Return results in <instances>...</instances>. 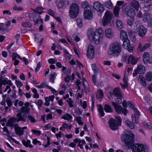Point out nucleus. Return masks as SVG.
<instances>
[{
  "label": "nucleus",
  "mask_w": 152,
  "mask_h": 152,
  "mask_svg": "<svg viewBox=\"0 0 152 152\" xmlns=\"http://www.w3.org/2000/svg\"><path fill=\"white\" fill-rule=\"evenodd\" d=\"M87 35L89 39L94 40L96 44H98L102 40L104 32L101 28L96 29L95 32L92 30L90 29L88 31Z\"/></svg>",
  "instance_id": "f257e3e1"
},
{
  "label": "nucleus",
  "mask_w": 152,
  "mask_h": 152,
  "mask_svg": "<svg viewBox=\"0 0 152 152\" xmlns=\"http://www.w3.org/2000/svg\"><path fill=\"white\" fill-rule=\"evenodd\" d=\"M121 52V47L119 44L115 42L110 45L107 53L109 55L118 57Z\"/></svg>",
  "instance_id": "f03ea898"
},
{
  "label": "nucleus",
  "mask_w": 152,
  "mask_h": 152,
  "mask_svg": "<svg viewBox=\"0 0 152 152\" xmlns=\"http://www.w3.org/2000/svg\"><path fill=\"white\" fill-rule=\"evenodd\" d=\"M121 140L127 145H131L134 141V134L131 132L124 134L121 137Z\"/></svg>",
  "instance_id": "7ed1b4c3"
},
{
  "label": "nucleus",
  "mask_w": 152,
  "mask_h": 152,
  "mask_svg": "<svg viewBox=\"0 0 152 152\" xmlns=\"http://www.w3.org/2000/svg\"><path fill=\"white\" fill-rule=\"evenodd\" d=\"M117 121L112 118H111L109 121V124L110 128L113 130H115L118 129V126L121 124V118L119 117H117Z\"/></svg>",
  "instance_id": "20e7f679"
},
{
  "label": "nucleus",
  "mask_w": 152,
  "mask_h": 152,
  "mask_svg": "<svg viewBox=\"0 0 152 152\" xmlns=\"http://www.w3.org/2000/svg\"><path fill=\"white\" fill-rule=\"evenodd\" d=\"M79 6L76 4L72 3L70 7L69 15L72 18L76 17L79 12Z\"/></svg>",
  "instance_id": "39448f33"
},
{
  "label": "nucleus",
  "mask_w": 152,
  "mask_h": 152,
  "mask_svg": "<svg viewBox=\"0 0 152 152\" xmlns=\"http://www.w3.org/2000/svg\"><path fill=\"white\" fill-rule=\"evenodd\" d=\"M113 16L112 13L107 10L105 13L103 18L102 20L103 26L107 25L111 21Z\"/></svg>",
  "instance_id": "423d86ee"
},
{
  "label": "nucleus",
  "mask_w": 152,
  "mask_h": 152,
  "mask_svg": "<svg viewBox=\"0 0 152 152\" xmlns=\"http://www.w3.org/2000/svg\"><path fill=\"white\" fill-rule=\"evenodd\" d=\"M133 152H147V149L143 145L137 143L134 144L132 148Z\"/></svg>",
  "instance_id": "0eeeda50"
},
{
  "label": "nucleus",
  "mask_w": 152,
  "mask_h": 152,
  "mask_svg": "<svg viewBox=\"0 0 152 152\" xmlns=\"http://www.w3.org/2000/svg\"><path fill=\"white\" fill-rule=\"evenodd\" d=\"M27 128V127L25 126L22 128L20 127L17 124H15L14 129L16 134L19 136L23 135L24 134L23 130Z\"/></svg>",
  "instance_id": "6e6552de"
},
{
  "label": "nucleus",
  "mask_w": 152,
  "mask_h": 152,
  "mask_svg": "<svg viewBox=\"0 0 152 152\" xmlns=\"http://www.w3.org/2000/svg\"><path fill=\"white\" fill-rule=\"evenodd\" d=\"M143 61L145 64L148 63H152V57H150V55L148 52H145L144 53L143 55Z\"/></svg>",
  "instance_id": "1a4fd4ad"
},
{
  "label": "nucleus",
  "mask_w": 152,
  "mask_h": 152,
  "mask_svg": "<svg viewBox=\"0 0 152 152\" xmlns=\"http://www.w3.org/2000/svg\"><path fill=\"white\" fill-rule=\"evenodd\" d=\"M134 113L132 116V122L134 123H138L139 122V118L140 115L139 112L137 108L134 109Z\"/></svg>",
  "instance_id": "9d476101"
},
{
  "label": "nucleus",
  "mask_w": 152,
  "mask_h": 152,
  "mask_svg": "<svg viewBox=\"0 0 152 152\" xmlns=\"http://www.w3.org/2000/svg\"><path fill=\"white\" fill-rule=\"evenodd\" d=\"M94 48L93 46L89 45L87 51V56L89 58L94 57Z\"/></svg>",
  "instance_id": "9b49d317"
},
{
  "label": "nucleus",
  "mask_w": 152,
  "mask_h": 152,
  "mask_svg": "<svg viewBox=\"0 0 152 152\" xmlns=\"http://www.w3.org/2000/svg\"><path fill=\"white\" fill-rule=\"evenodd\" d=\"M123 46L124 48L127 49L129 53H132L133 51V45L130 44L129 40L123 43Z\"/></svg>",
  "instance_id": "f8f14e48"
},
{
  "label": "nucleus",
  "mask_w": 152,
  "mask_h": 152,
  "mask_svg": "<svg viewBox=\"0 0 152 152\" xmlns=\"http://www.w3.org/2000/svg\"><path fill=\"white\" fill-rule=\"evenodd\" d=\"M16 116L17 118L16 119L17 122L20 121L23 122H26L27 118V115L26 114H23L22 112H20L17 113Z\"/></svg>",
  "instance_id": "ddd939ff"
},
{
  "label": "nucleus",
  "mask_w": 152,
  "mask_h": 152,
  "mask_svg": "<svg viewBox=\"0 0 152 152\" xmlns=\"http://www.w3.org/2000/svg\"><path fill=\"white\" fill-rule=\"evenodd\" d=\"M94 8L97 11L102 12L104 10L103 5L98 2H95L94 4Z\"/></svg>",
  "instance_id": "4468645a"
},
{
  "label": "nucleus",
  "mask_w": 152,
  "mask_h": 152,
  "mask_svg": "<svg viewBox=\"0 0 152 152\" xmlns=\"http://www.w3.org/2000/svg\"><path fill=\"white\" fill-rule=\"evenodd\" d=\"M139 60V58L130 55L128 58L127 62L128 64H131L132 65L136 64Z\"/></svg>",
  "instance_id": "2eb2a0df"
},
{
  "label": "nucleus",
  "mask_w": 152,
  "mask_h": 152,
  "mask_svg": "<svg viewBox=\"0 0 152 152\" xmlns=\"http://www.w3.org/2000/svg\"><path fill=\"white\" fill-rule=\"evenodd\" d=\"M120 38L121 40L123 41V43L126 42V41L129 40L128 39V36L126 32L123 30L121 31Z\"/></svg>",
  "instance_id": "dca6fc26"
},
{
  "label": "nucleus",
  "mask_w": 152,
  "mask_h": 152,
  "mask_svg": "<svg viewBox=\"0 0 152 152\" xmlns=\"http://www.w3.org/2000/svg\"><path fill=\"white\" fill-rule=\"evenodd\" d=\"M147 31V29L143 26H141L139 30L138 35L141 37L145 36Z\"/></svg>",
  "instance_id": "f3484780"
},
{
  "label": "nucleus",
  "mask_w": 152,
  "mask_h": 152,
  "mask_svg": "<svg viewBox=\"0 0 152 152\" xmlns=\"http://www.w3.org/2000/svg\"><path fill=\"white\" fill-rule=\"evenodd\" d=\"M144 4V10L145 11H148L150 10L151 6H152V0H145Z\"/></svg>",
  "instance_id": "a211bd4d"
},
{
  "label": "nucleus",
  "mask_w": 152,
  "mask_h": 152,
  "mask_svg": "<svg viewBox=\"0 0 152 152\" xmlns=\"http://www.w3.org/2000/svg\"><path fill=\"white\" fill-rule=\"evenodd\" d=\"M105 36L109 38H112L114 35V31L111 28H107L105 31Z\"/></svg>",
  "instance_id": "6ab92c4d"
},
{
  "label": "nucleus",
  "mask_w": 152,
  "mask_h": 152,
  "mask_svg": "<svg viewBox=\"0 0 152 152\" xmlns=\"http://www.w3.org/2000/svg\"><path fill=\"white\" fill-rule=\"evenodd\" d=\"M116 111L118 113H122L126 115L127 112V110L126 109L123 108L121 105H117L115 108Z\"/></svg>",
  "instance_id": "aec40b11"
},
{
  "label": "nucleus",
  "mask_w": 152,
  "mask_h": 152,
  "mask_svg": "<svg viewBox=\"0 0 152 152\" xmlns=\"http://www.w3.org/2000/svg\"><path fill=\"white\" fill-rule=\"evenodd\" d=\"M15 122H17L16 118H11L8 120L6 125L12 128L13 127H14L15 125H14L13 123Z\"/></svg>",
  "instance_id": "412c9836"
},
{
  "label": "nucleus",
  "mask_w": 152,
  "mask_h": 152,
  "mask_svg": "<svg viewBox=\"0 0 152 152\" xmlns=\"http://www.w3.org/2000/svg\"><path fill=\"white\" fill-rule=\"evenodd\" d=\"M113 94L117 97H122L121 89L119 87L115 88L113 91Z\"/></svg>",
  "instance_id": "4be33fe9"
},
{
  "label": "nucleus",
  "mask_w": 152,
  "mask_h": 152,
  "mask_svg": "<svg viewBox=\"0 0 152 152\" xmlns=\"http://www.w3.org/2000/svg\"><path fill=\"white\" fill-rule=\"evenodd\" d=\"M136 69L139 74H144L145 72V68L142 64L138 65Z\"/></svg>",
  "instance_id": "5701e85b"
},
{
  "label": "nucleus",
  "mask_w": 152,
  "mask_h": 152,
  "mask_svg": "<svg viewBox=\"0 0 152 152\" xmlns=\"http://www.w3.org/2000/svg\"><path fill=\"white\" fill-rule=\"evenodd\" d=\"M132 7L134 8L136 10H138L139 7V2L135 0H133L130 4Z\"/></svg>",
  "instance_id": "b1692460"
},
{
  "label": "nucleus",
  "mask_w": 152,
  "mask_h": 152,
  "mask_svg": "<svg viewBox=\"0 0 152 152\" xmlns=\"http://www.w3.org/2000/svg\"><path fill=\"white\" fill-rule=\"evenodd\" d=\"M30 17V18H32V20L34 21V23L36 24H37L39 22V15H36L32 13L30 15H29Z\"/></svg>",
  "instance_id": "393cba45"
},
{
  "label": "nucleus",
  "mask_w": 152,
  "mask_h": 152,
  "mask_svg": "<svg viewBox=\"0 0 152 152\" xmlns=\"http://www.w3.org/2000/svg\"><path fill=\"white\" fill-rule=\"evenodd\" d=\"M84 16L85 18L88 19H92L93 17V14L92 12L84 11Z\"/></svg>",
  "instance_id": "a878e982"
},
{
  "label": "nucleus",
  "mask_w": 152,
  "mask_h": 152,
  "mask_svg": "<svg viewBox=\"0 0 152 152\" xmlns=\"http://www.w3.org/2000/svg\"><path fill=\"white\" fill-rule=\"evenodd\" d=\"M127 15L129 18H134L135 15V12L133 9L131 8L128 10Z\"/></svg>",
  "instance_id": "bb28decb"
},
{
  "label": "nucleus",
  "mask_w": 152,
  "mask_h": 152,
  "mask_svg": "<svg viewBox=\"0 0 152 152\" xmlns=\"http://www.w3.org/2000/svg\"><path fill=\"white\" fill-rule=\"evenodd\" d=\"M3 77L1 78L0 79V81L1 80V83H2V84H3L4 85H6V84H8L10 86H11L12 85V83H11V81L10 80H7V78L5 77L4 79L3 80H2Z\"/></svg>",
  "instance_id": "cd10ccee"
},
{
  "label": "nucleus",
  "mask_w": 152,
  "mask_h": 152,
  "mask_svg": "<svg viewBox=\"0 0 152 152\" xmlns=\"http://www.w3.org/2000/svg\"><path fill=\"white\" fill-rule=\"evenodd\" d=\"M45 8L43 7H42L38 6L35 9L31 8V10L33 11L35 13H37L39 14H41L43 13L44 12L43 11H40V10H43Z\"/></svg>",
  "instance_id": "c85d7f7f"
},
{
  "label": "nucleus",
  "mask_w": 152,
  "mask_h": 152,
  "mask_svg": "<svg viewBox=\"0 0 152 152\" xmlns=\"http://www.w3.org/2000/svg\"><path fill=\"white\" fill-rule=\"evenodd\" d=\"M151 18V15L148 13H145L142 15L143 20L145 22L148 21Z\"/></svg>",
  "instance_id": "c756f323"
},
{
  "label": "nucleus",
  "mask_w": 152,
  "mask_h": 152,
  "mask_svg": "<svg viewBox=\"0 0 152 152\" xmlns=\"http://www.w3.org/2000/svg\"><path fill=\"white\" fill-rule=\"evenodd\" d=\"M56 3L58 8L61 9L64 5V0H56Z\"/></svg>",
  "instance_id": "7c9ffc66"
},
{
  "label": "nucleus",
  "mask_w": 152,
  "mask_h": 152,
  "mask_svg": "<svg viewBox=\"0 0 152 152\" xmlns=\"http://www.w3.org/2000/svg\"><path fill=\"white\" fill-rule=\"evenodd\" d=\"M138 81L143 86H146V83L145 79L141 75H139L138 78Z\"/></svg>",
  "instance_id": "2f4dec72"
},
{
  "label": "nucleus",
  "mask_w": 152,
  "mask_h": 152,
  "mask_svg": "<svg viewBox=\"0 0 152 152\" xmlns=\"http://www.w3.org/2000/svg\"><path fill=\"white\" fill-rule=\"evenodd\" d=\"M104 109L105 112L108 113H111L113 112V109L111 107L107 104L104 106Z\"/></svg>",
  "instance_id": "473e14b6"
},
{
  "label": "nucleus",
  "mask_w": 152,
  "mask_h": 152,
  "mask_svg": "<svg viewBox=\"0 0 152 152\" xmlns=\"http://www.w3.org/2000/svg\"><path fill=\"white\" fill-rule=\"evenodd\" d=\"M39 83H37L36 85V87L39 88H43L45 87L48 88V86H49L45 82L41 83L39 85Z\"/></svg>",
  "instance_id": "72a5a7b5"
},
{
  "label": "nucleus",
  "mask_w": 152,
  "mask_h": 152,
  "mask_svg": "<svg viewBox=\"0 0 152 152\" xmlns=\"http://www.w3.org/2000/svg\"><path fill=\"white\" fill-rule=\"evenodd\" d=\"M145 78L146 80L148 82L152 80V72H148L145 75Z\"/></svg>",
  "instance_id": "f704fd0d"
},
{
  "label": "nucleus",
  "mask_w": 152,
  "mask_h": 152,
  "mask_svg": "<svg viewBox=\"0 0 152 152\" xmlns=\"http://www.w3.org/2000/svg\"><path fill=\"white\" fill-rule=\"evenodd\" d=\"M22 142L23 145L27 147H29L30 148H32L33 147L32 145L30 144L31 142L29 140H27V141H26L25 140H23L22 141Z\"/></svg>",
  "instance_id": "c9c22d12"
},
{
  "label": "nucleus",
  "mask_w": 152,
  "mask_h": 152,
  "mask_svg": "<svg viewBox=\"0 0 152 152\" xmlns=\"http://www.w3.org/2000/svg\"><path fill=\"white\" fill-rule=\"evenodd\" d=\"M116 24L117 26V28L118 30L121 29L123 26V23L120 20L117 19L116 20Z\"/></svg>",
  "instance_id": "e433bc0d"
},
{
  "label": "nucleus",
  "mask_w": 152,
  "mask_h": 152,
  "mask_svg": "<svg viewBox=\"0 0 152 152\" xmlns=\"http://www.w3.org/2000/svg\"><path fill=\"white\" fill-rule=\"evenodd\" d=\"M120 8L119 7L116 6L115 7L113 10V14L116 17H118L119 15Z\"/></svg>",
  "instance_id": "4c0bfd02"
},
{
  "label": "nucleus",
  "mask_w": 152,
  "mask_h": 152,
  "mask_svg": "<svg viewBox=\"0 0 152 152\" xmlns=\"http://www.w3.org/2000/svg\"><path fill=\"white\" fill-rule=\"evenodd\" d=\"M103 93L102 91L98 90L97 93L96 94V97L97 99H101L103 97Z\"/></svg>",
  "instance_id": "58836bf2"
},
{
  "label": "nucleus",
  "mask_w": 152,
  "mask_h": 152,
  "mask_svg": "<svg viewBox=\"0 0 152 152\" xmlns=\"http://www.w3.org/2000/svg\"><path fill=\"white\" fill-rule=\"evenodd\" d=\"M98 110L102 117L103 116L104 113L103 111V108L101 105L99 104L98 105Z\"/></svg>",
  "instance_id": "ea45409f"
},
{
  "label": "nucleus",
  "mask_w": 152,
  "mask_h": 152,
  "mask_svg": "<svg viewBox=\"0 0 152 152\" xmlns=\"http://www.w3.org/2000/svg\"><path fill=\"white\" fill-rule=\"evenodd\" d=\"M62 118L65 120L69 121L72 119V116L70 114L67 113L62 116Z\"/></svg>",
  "instance_id": "a19ab883"
},
{
  "label": "nucleus",
  "mask_w": 152,
  "mask_h": 152,
  "mask_svg": "<svg viewBox=\"0 0 152 152\" xmlns=\"http://www.w3.org/2000/svg\"><path fill=\"white\" fill-rule=\"evenodd\" d=\"M125 123L129 127L132 129H134L135 128L134 125L130 121H125Z\"/></svg>",
  "instance_id": "79ce46f5"
},
{
  "label": "nucleus",
  "mask_w": 152,
  "mask_h": 152,
  "mask_svg": "<svg viewBox=\"0 0 152 152\" xmlns=\"http://www.w3.org/2000/svg\"><path fill=\"white\" fill-rule=\"evenodd\" d=\"M104 4L105 7L108 8H112L113 6L112 4L110 1L105 2Z\"/></svg>",
  "instance_id": "37998d69"
},
{
  "label": "nucleus",
  "mask_w": 152,
  "mask_h": 152,
  "mask_svg": "<svg viewBox=\"0 0 152 152\" xmlns=\"http://www.w3.org/2000/svg\"><path fill=\"white\" fill-rule=\"evenodd\" d=\"M20 110L21 111V112L28 113L30 111V108L29 107H27L23 106L20 108Z\"/></svg>",
  "instance_id": "c03bdc74"
},
{
  "label": "nucleus",
  "mask_w": 152,
  "mask_h": 152,
  "mask_svg": "<svg viewBox=\"0 0 152 152\" xmlns=\"http://www.w3.org/2000/svg\"><path fill=\"white\" fill-rule=\"evenodd\" d=\"M56 74V73L54 72H53L50 73V81L53 83H54V80Z\"/></svg>",
  "instance_id": "a18cd8bd"
},
{
  "label": "nucleus",
  "mask_w": 152,
  "mask_h": 152,
  "mask_svg": "<svg viewBox=\"0 0 152 152\" xmlns=\"http://www.w3.org/2000/svg\"><path fill=\"white\" fill-rule=\"evenodd\" d=\"M94 8V7H93L92 6L88 5L86 6V7L85 8L84 11H86L87 12H88V11L92 12V10H93Z\"/></svg>",
  "instance_id": "49530a36"
},
{
  "label": "nucleus",
  "mask_w": 152,
  "mask_h": 152,
  "mask_svg": "<svg viewBox=\"0 0 152 152\" xmlns=\"http://www.w3.org/2000/svg\"><path fill=\"white\" fill-rule=\"evenodd\" d=\"M143 126L145 128L147 129H151L152 126L150 123H144Z\"/></svg>",
  "instance_id": "de8ad7c7"
},
{
  "label": "nucleus",
  "mask_w": 152,
  "mask_h": 152,
  "mask_svg": "<svg viewBox=\"0 0 152 152\" xmlns=\"http://www.w3.org/2000/svg\"><path fill=\"white\" fill-rule=\"evenodd\" d=\"M66 101L69 104V105L70 107H74V102L72 100V99L69 98L68 100H67Z\"/></svg>",
  "instance_id": "09e8293b"
},
{
  "label": "nucleus",
  "mask_w": 152,
  "mask_h": 152,
  "mask_svg": "<svg viewBox=\"0 0 152 152\" xmlns=\"http://www.w3.org/2000/svg\"><path fill=\"white\" fill-rule=\"evenodd\" d=\"M134 18H129L127 21L128 24L129 26H131L132 25L133 23L134 22Z\"/></svg>",
  "instance_id": "8fccbe9b"
},
{
  "label": "nucleus",
  "mask_w": 152,
  "mask_h": 152,
  "mask_svg": "<svg viewBox=\"0 0 152 152\" xmlns=\"http://www.w3.org/2000/svg\"><path fill=\"white\" fill-rule=\"evenodd\" d=\"M31 132L33 134L37 136H39L41 134V131L39 130L33 129L31 130Z\"/></svg>",
  "instance_id": "3c124183"
},
{
  "label": "nucleus",
  "mask_w": 152,
  "mask_h": 152,
  "mask_svg": "<svg viewBox=\"0 0 152 152\" xmlns=\"http://www.w3.org/2000/svg\"><path fill=\"white\" fill-rule=\"evenodd\" d=\"M150 46V44L149 43H148L145 44L144 46L142 47V48L141 50V51L142 52L145 50L146 49L148 48Z\"/></svg>",
  "instance_id": "603ef678"
},
{
  "label": "nucleus",
  "mask_w": 152,
  "mask_h": 152,
  "mask_svg": "<svg viewBox=\"0 0 152 152\" xmlns=\"http://www.w3.org/2000/svg\"><path fill=\"white\" fill-rule=\"evenodd\" d=\"M28 119L32 123H34L36 121V120L31 115H28Z\"/></svg>",
  "instance_id": "864d4df0"
},
{
  "label": "nucleus",
  "mask_w": 152,
  "mask_h": 152,
  "mask_svg": "<svg viewBox=\"0 0 152 152\" xmlns=\"http://www.w3.org/2000/svg\"><path fill=\"white\" fill-rule=\"evenodd\" d=\"M128 106L130 107L131 109H133L134 111V109L136 108L134 107V105L133 103L132 102H127Z\"/></svg>",
  "instance_id": "5fc2aeb1"
},
{
  "label": "nucleus",
  "mask_w": 152,
  "mask_h": 152,
  "mask_svg": "<svg viewBox=\"0 0 152 152\" xmlns=\"http://www.w3.org/2000/svg\"><path fill=\"white\" fill-rule=\"evenodd\" d=\"M77 25L80 27H82L83 26V24L80 18H78L77 20Z\"/></svg>",
  "instance_id": "6e6d98bb"
},
{
  "label": "nucleus",
  "mask_w": 152,
  "mask_h": 152,
  "mask_svg": "<svg viewBox=\"0 0 152 152\" xmlns=\"http://www.w3.org/2000/svg\"><path fill=\"white\" fill-rule=\"evenodd\" d=\"M127 56L126 54L122 55L121 57V61L122 62H126L127 59Z\"/></svg>",
  "instance_id": "4d7b16f0"
},
{
  "label": "nucleus",
  "mask_w": 152,
  "mask_h": 152,
  "mask_svg": "<svg viewBox=\"0 0 152 152\" xmlns=\"http://www.w3.org/2000/svg\"><path fill=\"white\" fill-rule=\"evenodd\" d=\"M48 88L54 94V95H57L58 94V92L56 90L54 89L51 87L50 86H48Z\"/></svg>",
  "instance_id": "13d9d810"
},
{
  "label": "nucleus",
  "mask_w": 152,
  "mask_h": 152,
  "mask_svg": "<svg viewBox=\"0 0 152 152\" xmlns=\"http://www.w3.org/2000/svg\"><path fill=\"white\" fill-rule=\"evenodd\" d=\"M57 61L56 58H50L48 60V62L50 64H55Z\"/></svg>",
  "instance_id": "bf43d9fd"
},
{
  "label": "nucleus",
  "mask_w": 152,
  "mask_h": 152,
  "mask_svg": "<svg viewBox=\"0 0 152 152\" xmlns=\"http://www.w3.org/2000/svg\"><path fill=\"white\" fill-rule=\"evenodd\" d=\"M12 9H13L14 10L16 11L22 10H23V7H17L16 6L13 7Z\"/></svg>",
  "instance_id": "052dcab7"
},
{
  "label": "nucleus",
  "mask_w": 152,
  "mask_h": 152,
  "mask_svg": "<svg viewBox=\"0 0 152 152\" xmlns=\"http://www.w3.org/2000/svg\"><path fill=\"white\" fill-rule=\"evenodd\" d=\"M85 141L84 140H82L78 144V146L81 149H83V145L85 144Z\"/></svg>",
  "instance_id": "680f3d73"
},
{
  "label": "nucleus",
  "mask_w": 152,
  "mask_h": 152,
  "mask_svg": "<svg viewBox=\"0 0 152 152\" xmlns=\"http://www.w3.org/2000/svg\"><path fill=\"white\" fill-rule=\"evenodd\" d=\"M76 119L79 125L83 124V123L81 121V118L80 116L76 117Z\"/></svg>",
  "instance_id": "e2e57ef3"
},
{
  "label": "nucleus",
  "mask_w": 152,
  "mask_h": 152,
  "mask_svg": "<svg viewBox=\"0 0 152 152\" xmlns=\"http://www.w3.org/2000/svg\"><path fill=\"white\" fill-rule=\"evenodd\" d=\"M48 13L50 15L54 17L55 15V12L51 9H49L48 11Z\"/></svg>",
  "instance_id": "0e129e2a"
},
{
  "label": "nucleus",
  "mask_w": 152,
  "mask_h": 152,
  "mask_svg": "<svg viewBox=\"0 0 152 152\" xmlns=\"http://www.w3.org/2000/svg\"><path fill=\"white\" fill-rule=\"evenodd\" d=\"M32 142L33 144L35 145L37 144H38L39 145H41V142L39 141L38 140L36 139H35L33 140Z\"/></svg>",
  "instance_id": "69168bd1"
},
{
  "label": "nucleus",
  "mask_w": 152,
  "mask_h": 152,
  "mask_svg": "<svg viewBox=\"0 0 152 152\" xmlns=\"http://www.w3.org/2000/svg\"><path fill=\"white\" fill-rule=\"evenodd\" d=\"M41 63L40 62H39V63H38V64H37V66L35 69L36 72H37L39 70L41 66Z\"/></svg>",
  "instance_id": "338daca9"
},
{
  "label": "nucleus",
  "mask_w": 152,
  "mask_h": 152,
  "mask_svg": "<svg viewBox=\"0 0 152 152\" xmlns=\"http://www.w3.org/2000/svg\"><path fill=\"white\" fill-rule=\"evenodd\" d=\"M15 83L17 87H19L20 86H22L23 85L22 83L21 82L18 80H16V81Z\"/></svg>",
  "instance_id": "774afa93"
}]
</instances>
